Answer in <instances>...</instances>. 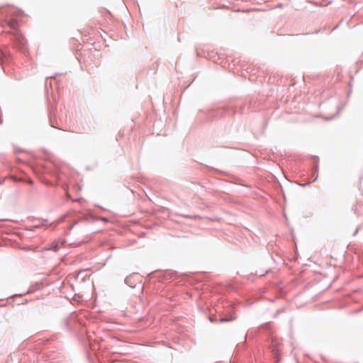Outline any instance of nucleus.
<instances>
[{"instance_id": "nucleus-1", "label": "nucleus", "mask_w": 363, "mask_h": 363, "mask_svg": "<svg viewBox=\"0 0 363 363\" xmlns=\"http://www.w3.org/2000/svg\"><path fill=\"white\" fill-rule=\"evenodd\" d=\"M9 26L11 28L16 29L17 28V22L15 21H12L9 23Z\"/></svg>"}, {"instance_id": "nucleus-2", "label": "nucleus", "mask_w": 363, "mask_h": 363, "mask_svg": "<svg viewBox=\"0 0 363 363\" xmlns=\"http://www.w3.org/2000/svg\"><path fill=\"white\" fill-rule=\"evenodd\" d=\"M3 56H4L3 52L0 51V62L2 60Z\"/></svg>"}, {"instance_id": "nucleus-3", "label": "nucleus", "mask_w": 363, "mask_h": 363, "mask_svg": "<svg viewBox=\"0 0 363 363\" xmlns=\"http://www.w3.org/2000/svg\"><path fill=\"white\" fill-rule=\"evenodd\" d=\"M101 220H102L103 221H104V222H107V219H106V218H101Z\"/></svg>"}, {"instance_id": "nucleus-4", "label": "nucleus", "mask_w": 363, "mask_h": 363, "mask_svg": "<svg viewBox=\"0 0 363 363\" xmlns=\"http://www.w3.org/2000/svg\"><path fill=\"white\" fill-rule=\"evenodd\" d=\"M318 164L315 165V170L317 171L318 170Z\"/></svg>"}, {"instance_id": "nucleus-5", "label": "nucleus", "mask_w": 363, "mask_h": 363, "mask_svg": "<svg viewBox=\"0 0 363 363\" xmlns=\"http://www.w3.org/2000/svg\"><path fill=\"white\" fill-rule=\"evenodd\" d=\"M52 249H53L54 250H57V247H56V246L53 247V248H52Z\"/></svg>"}, {"instance_id": "nucleus-6", "label": "nucleus", "mask_w": 363, "mask_h": 363, "mask_svg": "<svg viewBox=\"0 0 363 363\" xmlns=\"http://www.w3.org/2000/svg\"><path fill=\"white\" fill-rule=\"evenodd\" d=\"M317 177H318V175L316 176L315 179H313V182H315V180H316Z\"/></svg>"}]
</instances>
